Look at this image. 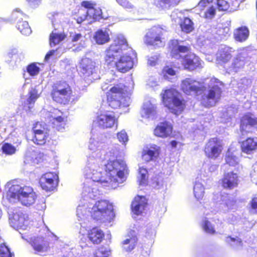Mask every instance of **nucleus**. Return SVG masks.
<instances>
[{"label":"nucleus","mask_w":257,"mask_h":257,"mask_svg":"<svg viewBox=\"0 0 257 257\" xmlns=\"http://www.w3.org/2000/svg\"><path fill=\"white\" fill-rule=\"evenodd\" d=\"M9 223L11 226L19 231L22 235V238L27 241L38 252H46L49 248V243L43 236H31L22 231L30 228L28 216L21 212H16L10 215Z\"/></svg>","instance_id":"1"},{"label":"nucleus","mask_w":257,"mask_h":257,"mask_svg":"<svg viewBox=\"0 0 257 257\" xmlns=\"http://www.w3.org/2000/svg\"><path fill=\"white\" fill-rule=\"evenodd\" d=\"M9 190L7 193V198L11 203L19 201L23 205L29 206L36 201L37 195L33 189L27 186H21L18 184H8Z\"/></svg>","instance_id":"2"},{"label":"nucleus","mask_w":257,"mask_h":257,"mask_svg":"<svg viewBox=\"0 0 257 257\" xmlns=\"http://www.w3.org/2000/svg\"><path fill=\"white\" fill-rule=\"evenodd\" d=\"M103 171L106 181L111 183H118L119 180L122 181L128 173L125 162L117 159L108 161L104 166Z\"/></svg>","instance_id":"3"},{"label":"nucleus","mask_w":257,"mask_h":257,"mask_svg":"<svg viewBox=\"0 0 257 257\" xmlns=\"http://www.w3.org/2000/svg\"><path fill=\"white\" fill-rule=\"evenodd\" d=\"M90 215L94 220L100 223H110L115 216L113 205L107 200H98L91 208Z\"/></svg>","instance_id":"4"},{"label":"nucleus","mask_w":257,"mask_h":257,"mask_svg":"<svg viewBox=\"0 0 257 257\" xmlns=\"http://www.w3.org/2000/svg\"><path fill=\"white\" fill-rule=\"evenodd\" d=\"M161 96L162 102L172 113L178 115L184 110L186 101L176 89H165Z\"/></svg>","instance_id":"5"},{"label":"nucleus","mask_w":257,"mask_h":257,"mask_svg":"<svg viewBox=\"0 0 257 257\" xmlns=\"http://www.w3.org/2000/svg\"><path fill=\"white\" fill-rule=\"evenodd\" d=\"M126 92V86L122 83H118L111 87L106 92L107 102L113 109H117L122 105L121 100Z\"/></svg>","instance_id":"6"},{"label":"nucleus","mask_w":257,"mask_h":257,"mask_svg":"<svg viewBox=\"0 0 257 257\" xmlns=\"http://www.w3.org/2000/svg\"><path fill=\"white\" fill-rule=\"evenodd\" d=\"M71 89L65 82H58L52 87L51 95L53 99L57 103L66 104L70 99Z\"/></svg>","instance_id":"7"},{"label":"nucleus","mask_w":257,"mask_h":257,"mask_svg":"<svg viewBox=\"0 0 257 257\" xmlns=\"http://www.w3.org/2000/svg\"><path fill=\"white\" fill-rule=\"evenodd\" d=\"M132 49L128 47L125 38L121 36H117L114 39L113 43L111 44L106 51L105 61L107 64H110L115 60L114 53H122L123 50Z\"/></svg>","instance_id":"8"},{"label":"nucleus","mask_w":257,"mask_h":257,"mask_svg":"<svg viewBox=\"0 0 257 257\" xmlns=\"http://www.w3.org/2000/svg\"><path fill=\"white\" fill-rule=\"evenodd\" d=\"M223 149L222 140L217 137H213L207 140L203 151L207 158L215 160L219 157Z\"/></svg>","instance_id":"9"},{"label":"nucleus","mask_w":257,"mask_h":257,"mask_svg":"<svg viewBox=\"0 0 257 257\" xmlns=\"http://www.w3.org/2000/svg\"><path fill=\"white\" fill-rule=\"evenodd\" d=\"M164 30L159 26H154L146 33L144 38L145 43L148 46L159 47L164 44L163 35Z\"/></svg>","instance_id":"10"},{"label":"nucleus","mask_w":257,"mask_h":257,"mask_svg":"<svg viewBox=\"0 0 257 257\" xmlns=\"http://www.w3.org/2000/svg\"><path fill=\"white\" fill-rule=\"evenodd\" d=\"M181 89L187 95L194 93L196 95H198L204 92L206 87L201 85L200 82L187 78L182 81Z\"/></svg>","instance_id":"11"},{"label":"nucleus","mask_w":257,"mask_h":257,"mask_svg":"<svg viewBox=\"0 0 257 257\" xmlns=\"http://www.w3.org/2000/svg\"><path fill=\"white\" fill-rule=\"evenodd\" d=\"M203 62L200 58L194 53L188 54L182 57V65L188 71H193L203 68Z\"/></svg>","instance_id":"12"},{"label":"nucleus","mask_w":257,"mask_h":257,"mask_svg":"<svg viewBox=\"0 0 257 257\" xmlns=\"http://www.w3.org/2000/svg\"><path fill=\"white\" fill-rule=\"evenodd\" d=\"M26 15L19 9H16L13 11L11 18L14 21H17V28L24 35H29L32 33L31 29L26 21H23Z\"/></svg>","instance_id":"13"},{"label":"nucleus","mask_w":257,"mask_h":257,"mask_svg":"<svg viewBox=\"0 0 257 257\" xmlns=\"http://www.w3.org/2000/svg\"><path fill=\"white\" fill-rule=\"evenodd\" d=\"M221 97V89L217 86L212 87L206 95L201 97V103L206 107H210L215 105Z\"/></svg>","instance_id":"14"},{"label":"nucleus","mask_w":257,"mask_h":257,"mask_svg":"<svg viewBox=\"0 0 257 257\" xmlns=\"http://www.w3.org/2000/svg\"><path fill=\"white\" fill-rule=\"evenodd\" d=\"M213 0H201L198 4L199 14L201 17L211 20L216 15V10L212 5Z\"/></svg>","instance_id":"15"},{"label":"nucleus","mask_w":257,"mask_h":257,"mask_svg":"<svg viewBox=\"0 0 257 257\" xmlns=\"http://www.w3.org/2000/svg\"><path fill=\"white\" fill-rule=\"evenodd\" d=\"M58 176L52 172H48L43 174L40 178L41 187L46 191H53L57 186Z\"/></svg>","instance_id":"16"},{"label":"nucleus","mask_w":257,"mask_h":257,"mask_svg":"<svg viewBox=\"0 0 257 257\" xmlns=\"http://www.w3.org/2000/svg\"><path fill=\"white\" fill-rule=\"evenodd\" d=\"M239 183L238 174L233 171L224 174L220 179V184L222 187L226 190H232L238 187Z\"/></svg>","instance_id":"17"},{"label":"nucleus","mask_w":257,"mask_h":257,"mask_svg":"<svg viewBox=\"0 0 257 257\" xmlns=\"http://www.w3.org/2000/svg\"><path fill=\"white\" fill-rule=\"evenodd\" d=\"M96 121L102 128H111L117 125V119L114 115L101 113L97 115Z\"/></svg>","instance_id":"18"},{"label":"nucleus","mask_w":257,"mask_h":257,"mask_svg":"<svg viewBox=\"0 0 257 257\" xmlns=\"http://www.w3.org/2000/svg\"><path fill=\"white\" fill-rule=\"evenodd\" d=\"M172 132V125L167 121H164L156 126L154 130V135L157 137L166 138L170 137Z\"/></svg>","instance_id":"19"},{"label":"nucleus","mask_w":257,"mask_h":257,"mask_svg":"<svg viewBox=\"0 0 257 257\" xmlns=\"http://www.w3.org/2000/svg\"><path fill=\"white\" fill-rule=\"evenodd\" d=\"M134 61L133 58L126 55H123L115 62V66L117 71L126 73L133 68Z\"/></svg>","instance_id":"20"},{"label":"nucleus","mask_w":257,"mask_h":257,"mask_svg":"<svg viewBox=\"0 0 257 257\" xmlns=\"http://www.w3.org/2000/svg\"><path fill=\"white\" fill-rule=\"evenodd\" d=\"M62 113L59 110L53 108L50 112V121L54 127L59 131H63L66 125V118L62 117Z\"/></svg>","instance_id":"21"},{"label":"nucleus","mask_w":257,"mask_h":257,"mask_svg":"<svg viewBox=\"0 0 257 257\" xmlns=\"http://www.w3.org/2000/svg\"><path fill=\"white\" fill-rule=\"evenodd\" d=\"M241 152L246 155H251L257 151V138L247 137L240 142Z\"/></svg>","instance_id":"22"},{"label":"nucleus","mask_w":257,"mask_h":257,"mask_svg":"<svg viewBox=\"0 0 257 257\" xmlns=\"http://www.w3.org/2000/svg\"><path fill=\"white\" fill-rule=\"evenodd\" d=\"M257 126V118L254 117L250 113L244 114L240 119L239 128L242 133H249V126L255 127Z\"/></svg>","instance_id":"23"},{"label":"nucleus","mask_w":257,"mask_h":257,"mask_svg":"<svg viewBox=\"0 0 257 257\" xmlns=\"http://www.w3.org/2000/svg\"><path fill=\"white\" fill-rule=\"evenodd\" d=\"M232 48L225 47L219 49L216 53V61L217 63L223 65L229 62L232 58Z\"/></svg>","instance_id":"24"},{"label":"nucleus","mask_w":257,"mask_h":257,"mask_svg":"<svg viewBox=\"0 0 257 257\" xmlns=\"http://www.w3.org/2000/svg\"><path fill=\"white\" fill-rule=\"evenodd\" d=\"M104 231L97 227H94L89 229L87 232L88 239L94 244L100 243L104 239Z\"/></svg>","instance_id":"25"},{"label":"nucleus","mask_w":257,"mask_h":257,"mask_svg":"<svg viewBox=\"0 0 257 257\" xmlns=\"http://www.w3.org/2000/svg\"><path fill=\"white\" fill-rule=\"evenodd\" d=\"M147 205L146 199L144 196H137L135 198L131 204L132 212L136 215H140Z\"/></svg>","instance_id":"26"},{"label":"nucleus","mask_w":257,"mask_h":257,"mask_svg":"<svg viewBox=\"0 0 257 257\" xmlns=\"http://www.w3.org/2000/svg\"><path fill=\"white\" fill-rule=\"evenodd\" d=\"M160 153V148L155 145H152L150 148H147L142 151V157L146 162H149L154 158L158 157Z\"/></svg>","instance_id":"27"},{"label":"nucleus","mask_w":257,"mask_h":257,"mask_svg":"<svg viewBox=\"0 0 257 257\" xmlns=\"http://www.w3.org/2000/svg\"><path fill=\"white\" fill-rule=\"evenodd\" d=\"M102 15L101 9L96 6L93 9H90L87 14L85 15L84 19H82L81 17V22L85 20L89 21L88 23H92L93 22L99 21L101 19L103 18Z\"/></svg>","instance_id":"28"},{"label":"nucleus","mask_w":257,"mask_h":257,"mask_svg":"<svg viewBox=\"0 0 257 257\" xmlns=\"http://www.w3.org/2000/svg\"><path fill=\"white\" fill-rule=\"evenodd\" d=\"M190 47L188 46L178 45L177 40H172L171 46V55L172 57H176L180 53H185L189 52Z\"/></svg>","instance_id":"29"},{"label":"nucleus","mask_w":257,"mask_h":257,"mask_svg":"<svg viewBox=\"0 0 257 257\" xmlns=\"http://www.w3.org/2000/svg\"><path fill=\"white\" fill-rule=\"evenodd\" d=\"M249 32L245 26H241L236 29L233 33L234 39L239 42H243L248 38Z\"/></svg>","instance_id":"30"},{"label":"nucleus","mask_w":257,"mask_h":257,"mask_svg":"<svg viewBox=\"0 0 257 257\" xmlns=\"http://www.w3.org/2000/svg\"><path fill=\"white\" fill-rule=\"evenodd\" d=\"M93 38L96 43L98 45H103L110 41L108 33L102 29H98L96 31Z\"/></svg>","instance_id":"31"},{"label":"nucleus","mask_w":257,"mask_h":257,"mask_svg":"<svg viewBox=\"0 0 257 257\" xmlns=\"http://www.w3.org/2000/svg\"><path fill=\"white\" fill-rule=\"evenodd\" d=\"M21 140L17 139V141L14 143L16 146H13L9 143H4L2 147L3 152L8 155H12L15 154L17 150V148L21 144Z\"/></svg>","instance_id":"32"},{"label":"nucleus","mask_w":257,"mask_h":257,"mask_svg":"<svg viewBox=\"0 0 257 257\" xmlns=\"http://www.w3.org/2000/svg\"><path fill=\"white\" fill-rule=\"evenodd\" d=\"M66 38V35L63 33H57L53 31L49 37V43L51 47H54L59 44L61 41H63Z\"/></svg>","instance_id":"33"},{"label":"nucleus","mask_w":257,"mask_h":257,"mask_svg":"<svg viewBox=\"0 0 257 257\" xmlns=\"http://www.w3.org/2000/svg\"><path fill=\"white\" fill-rule=\"evenodd\" d=\"M180 26L181 31L185 33H189L194 29L193 22L188 17L184 18L180 23Z\"/></svg>","instance_id":"34"},{"label":"nucleus","mask_w":257,"mask_h":257,"mask_svg":"<svg viewBox=\"0 0 257 257\" xmlns=\"http://www.w3.org/2000/svg\"><path fill=\"white\" fill-rule=\"evenodd\" d=\"M37 130H36L35 133H34V136L32 140L35 144L37 145H44L46 142V139L48 137L47 131L40 132Z\"/></svg>","instance_id":"35"},{"label":"nucleus","mask_w":257,"mask_h":257,"mask_svg":"<svg viewBox=\"0 0 257 257\" xmlns=\"http://www.w3.org/2000/svg\"><path fill=\"white\" fill-rule=\"evenodd\" d=\"M178 3V0H157V6L162 9H169Z\"/></svg>","instance_id":"36"},{"label":"nucleus","mask_w":257,"mask_h":257,"mask_svg":"<svg viewBox=\"0 0 257 257\" xmlns=\"http://www.w3.org/2000/svg\"><path fill=\"white\" fill-rule=\"evenodd\" d=\"M201 227L207 233L214 234L216 232L214 226L208 219H205L203 221Z\"/></svg>","instance_id":"37"},{"label":"nucleus","mask_w":257,"mask_h":257,"mask_svg":"<svg viewBox=\"0 0 257 257\" xmlns=\"http://www.w3.org/2000/svg\"><path fill=\"white\" fill-rule=\"evenodd\" d=\"M214 0H213V2ZM230 0H215L217 8L219 11H231L230 9Z\"/></svg>","instance_id":"38"},{"label":"nucleus","mask_w":257,"mask_h":257,"mask_svg":"<svg viewBox=\"0 0 257 257\" xmlns=\"http://www.w3.org/2000/svg\"><path fill=\"white\" fill-rule=\"evenodd\" d=\"M83 74L85 77L90 76L92 75L95 71V66L94 63L92 61H90L85 66H83Z\"/></svg>","instance_id":"39"},{"label":"nucleus","mask_w":257,"mask_h":257,"mask_svg":"<svg viewBox=\"0 0 257 257\" xmlns=\"http://www.w3.org/2000/svg\"><path fill=\"white\" fill-rule=\"evenodd\" d=\"M204 194V188L201 183H195L194 186V194L198 200L203 198Z\"/></svg>","instance_id":"40"},{"label":"nucleus","mask_w":257,"mask_h":257,"mask_svg":"<svg viewBox=\"0 0 257 257\" xmlns=\"http://www.w3.org/2000/svg\"><path fill=\"white\" fill-rule=\"evenodd\" d=\"M138 239L136 236H133L130 238H127L125 239L123 242V244H130L129 246L127 247L125 249L127 251H132L136 246L137 244Z\"/></svg>","instance_id":"41"},{"label":"nucleus","mask_w":257,"mask_h":257,"mask_svg":"<svg viewBox=\"0 0 257 257\" xmlns=\"http://www.w3.org/2000/svg\"><path fill=\"white\" fill-rule=\"evenodd\" d=\"M29 97L27 99V101L29 104V107H32L33 104L36 100L38 98L39 95L38 94V91L35 88H31L29 91Z\"/></svg>","instance_id":"42"},{"label":"nucleus","mask_w":257,"mask_h":257,"mask_svg":"<svg viewBox=\"0 0 257 257\" xmlns=\"http://www.w3.org/2000/svg\"><path fill=\"white\" fill-rule=\"evenodd\" d=\"M40 71V68L35 63L29 65L27 67V72L31 76H36L38 74Z\"/></svg>","instance_id":"43"},{"label":"nucleus","mask_w":257,"mask_h":257,"mask_svg":"<svg viewBox=\"0 0 257 257\" xmlns=\"http://www.w3.org/2000/svg\"><path fill=\"white\" fill-rule=\"evenodd\" d=\"M162 73L164 77L167 78L169 76H175L176 74V72L171 66L166 65L162 69Z\"/></svg>","instance_id":"44"},{"label":"nucleus","mask_w":257,"mask_h":257,"mask_svg":"<svg viewBox=\"0 0 257 257\" xmlns=\"http://www.w3.org/2000/svg\"><path fill=\"white\" fill-rule=\"evenodd\" d=\"M12 253L5 243L0 245V257H12Z\"/></svg>","instance_id":"45"},{"label":"nucleus","mask_w":257,"mask_h":257,"mask_svg":"<svg viewBox=\"0 0 257 257\" xmlns=\"http://www.w3.org/2000/svg\"><path fill=\"white\" fill-rule=\"evenodd\" d=\"M147 170L143 168L139 169L140 177V183L141 184H145L147 181Z\"/></svg>","instance_id":"46"},{"label":"nucleus","mask_w":257,"mask_h":257,"mask_svg":"<svg viewBox=\"0 0 257 257\" xmlns=\"http://www.w3.org/2000/svg\"><path fill=\"white\" fill-rule=\"evenodd\" d=\"M96 4L95 3H92L90 1H83L81 3V6L86 9L85 14H87L90 9H93Z\"/></svg>","instance_id":"47"},{"label":"nucleus","mask_w":257,"mask_h":257,"mask_svg":"<svg viewBox=\"0 0 257 257\" xmlns=\"http://www.w3.org/2000/svg\"><path fill=\"white\" fill-rule=\"evenodd\" d=\"M225 161L230 166H234L238 164L237 159L235 156L228 155L226 157Z\"/></svg>","instance_id":"48"},{"label":"nucleus","mask_w":257,"mask_h":257,"mask_svg":"<svg viewBox=\"0 0 257 257\" xmlns=\"http://www.w3.org/2000/svg\"><path fill=\"white\" fill-rule=\"evenodd\" d=\"M249 208L254 213H257V196H254L251 198L249 202Z\"/></svg>","instance_id":"49"},{"label":"nucleus","mask_w":257,"mask_h":257,"mask_svg":"<svg viewBox=\"0 0 257 257\" xmlns=\"http://www.w3.org/2000/svg\"><path fill=\"white\" fill-rule=\"evenodd\" d=\"M36 153L34 152L27 153L25 156V162L27 163H36V159H34V157H35Z\"/></svg>","instance_id":"50"},{"label":"nucleus","mask_w":257,"mask_h":257,"mask_svg":"<svg viewBox=\"0 0 257 257\" xmlns=\"http://www.w3.org/2000/svg\"><path fill=\"white\" fill-rule=\"evenodd\" d=\"M232 65L234 68L239 69L244 66V63L243 60L237 56L233 60Z\"/></svg>","instance_id":"51"},{"label":"nucleus","mask_w":257,"mask_h":257,"mask_svg":"<svg viewBox=\"0 0 257 257\" xmlns=\"http://www.w3.org/2000/svg\"><path fill=\"white\" fill-rule=\"evenodd\" d=\"M117 138L122 143H125L128 141V137L124 131H121L117 134Z\"/></svg>","instance_id":"52"},{"label":"nucleus","mask_w":257,"mask_h":257,"mask_svg":"<svg viewBox=\"0 0 257 257\" xmlns=\"http://www.w3.org/2000/svg\"><path fill=\"white\" fill-rule=\"evenodd\" d=\"M116 2L125 9H133L134 6L127 0H116Z\"/></svg>","instance_id":"53"},{"label":"nucleus","mask_w":257,"mask_h":257,"mask_svg":"<svg viewBox=\"0 0 257 257\" xmlns=\"http://www.w3.org/2000/svg\"><path fill=\"white\" fill-rule=\"evenodd\" d=\"M221 200L225 206L229 207L234 206L236 202V200L234 199H228L227 200H225L223 198H222Z\"/></svg>","instance_id":"54"},{"label":"nucleus","mask_w":257,"mask_h":257,"mask_svg":"<svg viewBox=\"0 0 257 257\" xmlns=\"http://www.w3.org/2000/svg\"><path fill=\"white\" fill-rule=\"evenodd\" d=\"M36 130H38L37 131L39 132L40 131V132L47 131L45 127V126L42 125V124L40 122H37L35 124H34L33 127V133H35V131Z\"/></svg>","instance_id":"55"},{"label":"nucleus","mask_w":257,"mask_h":257,"mask_svg":"<svg viewBox=\"0 0 257 257\" xmlns=\"http://www.w3.org/2000/svg\"><path fill=\"white\" fill-rule=\"evenodd\" d=\"M93 257H108V254L105 251H103L100 249L96 250Z\"/></svg>","instance_id":"56"},{"label":"nucleus","mask_w":257,"mask_h":257,"mask_svg":"<svg viewBox=\"0 0 257 257\" xmlns=\"http://www.w3.org/2000/svg\"><path fill=\"white\" fill-rule=\"evenodd\" d=\"M27 1L31 7L35 8L41 4L42 0H27Z\"/></svg>","instance_id":"57"},{"label":"nucleus","mask_w":257,"mask_h":257,"mask_svg":"<svg viewBox=\"0 0 257 257\" xmlns=\"http://www.w3.org/2000/svg\"><path fill=\"white\" fill-rule=\"evenodd\" d=\"M71 37L72 39V41L73 42H75L77 41L80 39V35L79 34H75L73 35L71 34Z\"/></svg>","instance_id":"58"},{"label":"nucleus","mask_w":257,"mask_h":257,"mask_svg":"<svg viewBox=\"0 0 257 257\" xmlns=\"http://www.w3.org/2000/svg\"><path fill=\"white\" fill-rule=\"evenodd\" d=\"M227 238L229 239V240L231 241H237L239 243H241V242H242L241 239L240 238H238V237H237V238H234V237H232L230 236H228L227 237Z\"/></svg>","instance_id":"59"},{"label":"nucleus","mask_w":257,"mask_h":257,"mask_svg":"<svg viewBox=\"0 0 257 257\" xmlns=\"http://www.w3.org/2000/svg\"><path fill=\"white\" fill-rule=\"evenodd\" d=\"M56 51L55 50H51L50 51V52H49L45 56V60H48L50 57L52 56L53 55H54V54L55 53Z\"/></svg>","instance_id":"60"},{"label":"nucleus","mask_w":257,"mask_h":257,"mask_svg":"<svg viewBox=\"0 0 257 257\" xmlns=\"http://www.w3.org/2000/svg\"><path fill=\"white\" fill-rule=\"evenodd\" d=\"M142 257H148L150 255L149 250H146L144 251V250L142 249L141 251ZM140 257H141V256Z\"/></svg>","instance_id":"61"},{"label":"nucleus","mask_w":257,"mask_h":257,"mask_svg":"<svg viewBox=\"0 0 257 257\" xmlns=\"http://www.w3.org/2000/svg\"><path fill=\"white\" fill-rule=\"evenodd\" d=\"M178 143L176 141H172L170 142V145L173 148H176Z\"/></svg>","instance_id":"62"},{"label":"nucleus","mask_w":257,"mask_h":257,"mask_svg":"<svg viewBox=\"0 0 257 257\" xmlns=\"http://www.w3.org/2000/svg\"><path fill=\"white\" fill-rule=\"evenodd\" d=\"M79 206H78L77 207V209H76V215L77 216L78 218L79 217V211H78V207H79Z\"/></svg>","instance_id":"63"},{"label":"nucleus","mask_w":257,"mask_h":257,"mask_svg":"<svg viewBox=\"0 0 257 257\" xmlns=\"http://www.w3.org/2000/svg\"><path fill=\"white\" fill-rule=\"evenodd\" d=\"M3 23H4V21H2V20L0 19V27L2 26V24Z\"/></svg>","instance_id":"64"}]
</instances>
